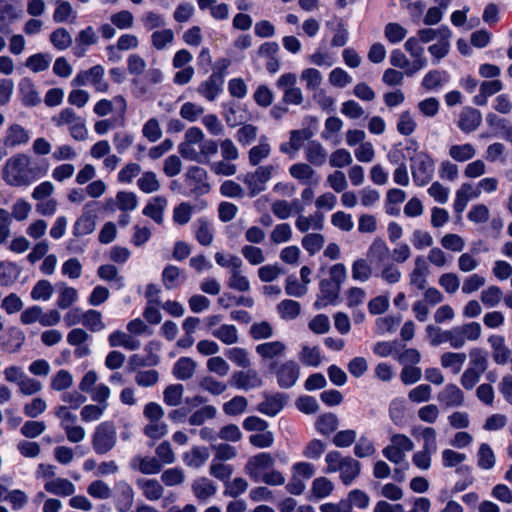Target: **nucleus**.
<instances>
[{
  "mask_svg": "<svg viewBox=\"0 0 512 512\" xmlns=\"http://www.w3.org/2000/svg\"><path fill=\"white\" fill-rule=\"evenodd\" d=\"M269 368L276 375L278 385L284 389L294 386L300 375V367L293 360L273 362Z\"/></svg>",
  "mask_w": 512,
  "mask_h": 512,
  "instance_id": "6e6552de",
  "label": "nucleus"
},
{
  "mask_svg": "<svg viewBox=\"0 0 512 512\" xmlns=\"http://www.w3.org/2000/svg\"><path fill=\"white\" fill-rule=\"evenodd\" d=\"M138 188L147 194L156 192L160 189V183L154 172L147 171L142 173L141 177L137 180Z\"/></svg>",
  "mask_w": 512,
  "mask_h": 512,
  "instance_id": "774afa93",
  "label": "nucleus"
},
{
  "mask_svg": "<svg viewBox=\"0 0 512 512\" xmlns=\"http://www.w3.org/2000/svg\"><path fill=\"white\" fill-rule=\"evenodd\" d=\"M138 198L134 192L119 191L115 198L106 201V210L114 212L119 209L122 212H130L137 208Z\"/></svg>",
  "mask_w": 512,
  "mask_h": 512,
  "instance_id": "2eb2a0df",
  "label": "nucleus"
},
{
  "mask_svg": "<svg viewBox=\"0 0 512 512\" xmlns=\"http://www.w3.org/2000/svg\"><path fill=\"white\" fill-rule=\"evenodd\" d=\"M206 171L198 166H193L188 169L185 174L186 184L191 188L190 194L193 196L208 193L210 186L205 182Z\"/></svg>",
  "mask_w": 512,
  "mask_h": 512,
  "instance_id": "4468645a",
  "label": "nucleus"
},
{
  "mask_svg": "<svg viewBox=\"0 0 512 512\" xmlns=\"http://www.w3.org/2000/svg\"><path fill=\"white\" fill-rule=\"evenodd\" d=\"M426 334L432 346L448 342L452 347L451 329L442 330L440 327L430 324L426 327Z\"/></svg>",
  "mask_w": 512,
  "mask_h": 512,
  "instance_id": "09e8293b",
  "label": "nucleus"
},
{
  "mask_svg": "<svg viewBox=\"0 0 512 512\" xmlns=\"http://www.w3.org/2000/svg\"><path fill=\"white\" fill-rule=\"evenodd\" d=\"M495 454L487 443H482L477 452V465L480 469L490 470L495 466Z\"/></svg>",
  "mask_w": 512,
  "mask_h": 512,
  "instance_id": "8fccbe9b",
  "label": "nucleus"
},
{
  "mask_svg": "<svg viewBox=\"0 0 512 512\" xmlns=\"http://www.w3.org/2000/svg\"><path fill=\"white\" fill-rule=\"evenodd\" d=\"M136 484L149 501H157L164 494V488L157 479L140 478Z\"/></svg>",
  "mask_w": 512,
  "mask_h": 512,
  "instance_id": "bb28decb",
  "label": "nucleus"
},
{
  "mask_svg": "<svg viewBox=\"0 0 512 512\" xmlns=\"http://www.w3.org/2000/svg\"><path fill=\"white\" fill-rule=\"evenodd\" d=\"M88 207L89 205L85 206V211L74 223L73 235L76 237L91 234L95 230V216L91 213V211H87Z\"/></svg>",
  "mask_w": 512,
  "mask_h": 512,
  "instance_id": "7c9ffc66",
  "label": "nucleus"
},
{
  "mask_svg": "<svg viewBox=\"0 0 512 512\" xmlns=\"http://www.w3.org/2000/svg\"><path fill=\"white\" fill-rule=\"evenodd\" d=\"M117 492L116 506L119 512L128 511L134 503V492L129 483L120 480L115 483Z\"/></svg>",
  "mask_w": 512,
  "mask_h": 512,
  "instance_id": "4be33fe9",
  "label": "nucleus"
},
{
  "mask_svg": "<svg viewBox=\"0 0 512 512\" xmlns=\"http://www.w3.org/2000/svg\"><path fill=\"white\" fill-rule=\"evenodd\" d=\"M196 363L189 357H181L173 367V374L179 380H188L195 373Z\"/></svg>",
  "mask_w": 512,
  "mask_h": 512,
  "instance_id": "37998d69",
  "label": "nucleus"
},
{
  "mask_svg": "<svg viewBox=\"0 0 512 512\" xmlns=\"http://www.w3.org/2000/svg\"><path fill=\"white\" fill-rule=\"evenodd\" d=\"M482 122V114L472 107H464L459 115L457 126L464 133L475 131Z\"/></svg>",
  "mask_w": 512,
  "mask_h": 512,
  "instance_id": "f3484780",
  "label": "nucleus"
},
{
  "mask_svg": "<svg viewBox=\"0 0 512 512\" xmlns=\"http://www.w3.org/2000/svg\"><path fill=\"white\" fill-rule=\"evenodd\" d=\"M284 405L283 397L280 394L266 398L265 401L258 405V411L268 416L278 414Z\"/></svg>",
  "mask_w": 512,
  "mask_h": 512,
  "instance_id": "e2e57ef3",
  "label": "nucleus"
},
{
  "mask_svg": "<svg viewBox=\"0 0 512 512\" xmlns=\"http://www.w3.org/2000/svg\"><path fill=\"white\" fill-rule=\"evenodd\" d=\"M503 298L502 290L495 285L482 290L480 295L481 302L488 308L496 307Z\"/></svg>",
  "mask_w": 512,
  "mask_h": 512,
  "instance_id": "338daca9",
  "label": "nucleus"
},
{
  "mask_svg": "<svg viewBox=\"0 0 512 512\" xmlns=\"http://www.w3.org/2000/svg\"><path fill=\"white\" fill-rule=\"evenodd\" d=\"M476 154V150L472 144L466 143L462 145H452L449 148V155L458 162H465L472 159Z\"/></svg>",
  "mask_w": 512,
  "mask_h": 512,
  "instance_id": "0e129e2a",
  "label": "nucleus"
},
{
  "mask_svg": "<svg viewBox=\"0 0 512 512\" xmlns=\"http://www.w3.org/2000/svg\"><path fill=\"white\" fill-rule=\"evenodd\" d=\"M167 206V200L163 197H155L149 202L143 209V214L150 217L156 223L161 224L163 222V212Z\"/></svg>",
  "mask_w": 512,
  "mask_h": 512,
  "instance_id": "79ce46f5",
  "label": "nucleus"
},
{
  "mask_svg": "<svg viewBox=\"0 0 512 512\" xmlns=\"http://www.w3.org/2000/svg\"><path fill=\"white\" fill-rule=\"evenodd\" d=\"M370 498L364 491L360 489L351 490L346 500H342V505L345 508L352 509L353 507L358 509H366L369 506Z\"/></svg>",
  "mask_w": 512,
  "mask_h": 512,
  "instance_id": "49530a36",
  "label": "nucleus"
},
{
  "mask_svg": "<svg viewBox=\"0 0 512 512\" xmlns=\"http://www.w3.org/2000/svg\"><path fill=\"white\" fill-rule=\"evenodd\" d=\"M59 296L57 306L60 309H67L78 300V292L75 288L67 286L65 283L58 284Z\"/></svg>",
  "mask_w": 512,
  "mask_h": 512,
  "instance_id": "3c124183",
  "label": "nucleus"
},
{
  "mask_svg": "<svg viewBox=\"0 0 512 512\" xmlns=\"http://www.w3.org/2000/svg\"><path fill=\"white\" fill-rule=\"evenodd\" d=\"M30 140V133L27 129L19 124L10 125L3 137V145L6 148H15L17 146L26 145Z\"/></svg>",
  "mask_w": 512,
  "mask_h": 512,
  "instance_id": "dca6fc26",
  "label": "nucleus"
},
{
  "mask_svg": "<svg viewBox=\"0 0 512 512\" xmlns=\"http://www.w3.org/2000/svg\"><path fill=\"white\" fill-rule=\"evenodd\" d=\"M272 148L267 136L262 135L259 143L248 151V161L251 166H258L262 161L267 159L271 154Z\"/></svg>",
  "mask_w": 512,
  "mask_h": 512,
  "instance_id": "b1692460",
  "label": "nucleus"
},
{
  "mask_svg": "<svg viewBox=\"0 0 512 512\" xmlns=\"http://www.w3.org/2000/svg\"><path fill=\"white\" fill-rule=\"evenodd\" d=\"M19 93L23 104L26 106H35L41 101L34 83L29 78L21 79L19 82Z\"/></svg>",
  "mask_w": 512,
  "mask_h": 512,
  "instance_id": "e433bc0d",
  "label": "nucleus"
},
{
  "mask_svg": "<svg viewBox=\"0 0 512 512\" xmlns=\"http://www.w3.org/2000/svg\"><path fill=\"white\" fill-rule=\"evenodd\" d=\"M229 383L236 389L250 390L261 387L263 381L256 370L247 369L234 372L230 378Z\"/></svg>",
  "mask_w": 512,
  "mask_h": 512,
  "instance_id": "f8f14e48",
  "label": "nucleus"
},
{
  "mask_svg": "<svg viewBox=\"0 0 512 512\" xmlns=\"http://www.w3.org/2000/svg\"><path fill=\"white\" fill-rule=\"evenodd\" d=\"M389 255V248L381 238H376L370 245L367 256L372 262H384Z\"/></svg>",
  "mask_w": 512,
  "mask_h": 512,
  "instance_id": "864d4df0",
  "label": "nucleus"
},
{
  "mask_svg": "<svg viewBox=\"0 0 512 512\" xmlns=\"http://www.w3.org/2000/svg\"><path fill=\"white\" fill-rule=\"evenodd\" d=\"M429 265L423 256H417L414 260V268L409 273L410 285L422 290L426 287Z\"/></svg>",
  "mask_w": 512,
  "mask_h": 512,
  "instance_id": "412c9836",
  "label": "nucleus"
},
{
  "mask_svg": "<svg viewBox=\"0 0 512 512\" xmlns=\"http://www.w3.org/2000/svg\"><path fill=\"white\" fill-rule=\"evenodd\" d=\"M178 151L184 159L197 163L207 164L211 156L218 151V143L212 139H206L203 131L198 127L189 128L184 135V140L178 146Z\"/></svg>",
  "mask_w": 512,
  "mask_h": 512,
  "instance_id": "f03ea898",
  "label": "nucleus"
},
{
  "mask_svg": "<svg viewBox=\"0 0 512 512\" xmlns=\"http://www.w3.org/2000/svg\"><path fill=\"white\" fill-rule=\"evenodd\" d=\"M346 276L347 270L344 264L337 263L330 267L329 278L320 281L319 295L314 303L315 308L322 309L337 302Z\"/></svg>",
  "mask_w": 512,
  "mask_h": 512,
  "instance_id": "7ed1b4c3",
  "label": "nucleus"
},
{
  "mask_svg": "<svg viewBox=\"0 0 512 512\" xmlns=\"http://www.w3.org/2000/svg\"><path fill=\"white\" fill-rule=\"evenodd\" d=\"M89 83H91L98 92H107L109 84L104 80V68L101 65H95L88 69Z\"/></svg>",
  "mask_w": 512,
  "mask_h": 512,
  "instance_id": "69168bd1",
  "label": "nucleus"
},
{
  "mask_svg": "<svg viewBox=\"0 0 512 512\" xmlns=\"http://www.w3.org/2000/svg\"><path fill=\"white\" fill-rule=\"evenodd\" d=\"M19 277V268L12 262H0V285L10 286Z\"/></svg>",
  "mask_w": 512,
  "mask_h": 512,
  "instance_id": "bf43d9fd",
  "label": "nucleus"
},
{
  "mask_svg": "<svg viewBox=\"0 0 512 512\" xmlns=\"http://www.w3.org/2000/svg\"><path fill=\"white\" fill-rule=\"evenodd\" d=\"M467 355L464 352H445L440 357V364L445 369H450L453 374H458L465 364Z\"/></svg>",
  "mask_w": 512,
  "mask_h": 512,
  "instance_id": "c9c22d12",
  "label": "nucleus"
},
{
  "mask_svg": "<svg viewBox=\"0 0 512 512\" xmlns=\"http://www.w3.org/2000/svg\"><path fill=\"white\" fill-rule=\"evenodd\" d=\"M305 159L308 164L320 167L323 166L327 160V151L324 146L318 141H310L305 146Z\"/></svg>",
  "mask_w": 512,
  "mask_h": 512,
  "instance_id": "a878e982",
  "label": "nucleus"
},
{
  "mask_svg": "<svg viewBox=\"0 0 512 512\" xmlns=\"http://www.w3.org/2000/svg\"><path fill=\"white\" fill-rule=\"evenodd\" d=\"M133 469H137L142 474L152 475L161 471V462L156 457H142L136 456L131 464Z\"/></svg>",
  "mask_w": 512,
  "mask_h": 512,
  "instance_id": "f704fd0d",
  "label": "nucleus"
},
{
  "mask_svg": "<svg viewBox=\"0 0 512 512\" xmlns=\"http://www.w3.org/2000/svg\"><path fill=\"white\" fill-rule=\"evenodd\" d=\"M469 366L472 369L484 373L488 368V353L480 347L469 350Z\"/></svg>",
  "mask_w": 512,
  "mask_h": 512,
  "instance_id": "de8ad7c7",
  "label": "nucleus"
},
{
  "mask_svg": "<svg viewBox=\"0 0 512 512\" xmlns=\"http://www.w3.org/2000/svg\"><path fill=\"white\" fill-rule=\"evenodd\" d=\"M108 343L110 347H123L129 351L137 350L141 346L139 340L132 338L130 335L120 330H116L109 335Z\"/></svg>",
  "mask_w": 512,
  "mask_h": 512,
  "instance_id": "473e14b6",
  "label": "nucleus"
},
{
  "mask_svg": "<svg viewBox=\"0 0 512 512\" xmlns=\"http://www.w3.org/2000/svg\"><path fill=\"white\" fill-rule=\"evenodd\" d=\"M448 79L445 71L431 70L422 80V87L428 91L439 89Z\"/></svg>",
  "mask_w": 512,
  "mask_h": 512,
  "instance_id": "603ef678",
  "label": "nucleus"
},
{
  "mask_svg": "<svg viewBox=\"0 0 512 512\" xmlns=\"http://www.w3.org/2000/svg\"><path fill=\"white\" fill-rule=\"evenodd\" d=\"M195 237L200 245L210 246L214 240V229L212 223L205 218L195 222Z\"/></svg>",
  "mask_w": 512,
  "mask_h": 512,
  "instance_id": "4c0bfd02",
  "label": "nucleus"
},
{
  "mask_svg": "<svg viewBox=\"0 0 512 512\" xmlns=\"http://www.w3.org/2000/svg\"><path fill=\"white\" fill-rule=\"evenodd\" d=\"M361 472V463L351 457L350 460L342 467V470L339 473V477L341 482L345 486H350L355 479L360 475Z\"/></svg>",
  "mask_w": 512,
  "mask_h": 512,
  "instance_id": "a18cd8bd",
  "label": "nucleus"
},
{
  "mask_svg": "<svg viewBox=\"0 0 512 512\" xmlns=\"http://www.w3.org/2000/svg\"><path fill=\"white\" fill-rule=\"evenodd\" d=\"M224 83L223 76L219 73H212L209 78L198 86V93L208 101H214L222 91Z\"/></svg>",
  "mask_w": 512,
  "mask_h": 512,
  "instance_id": "a211bd4d",
  "label": "nucleus"
},
{
  "mask_svg": "<svg viewBox=\"0 0 512 512\" xmlns=\"http://www.w3.org/2000/svg\"><path fill=\"white\" fill-rule=\"evenodd\" d=\"M209 459V451L206 447L193 446L183 455L184 463L191 468L202 467Z\"/></svg>",
  "mask_w": 512,
  "mask_h": 512,
  "instance_id": "72a5a7b5",
  "label": "nucleus"
},
{
  "mask_svg": "<svg viewBox=\"0 0 512 512\" xmlns=\"http://www.w3.org/2000/svg\"><path fill=\"white\" fill-rule=\"evenodd\" d=\"M242 265L243 263L241 262L238 264L237 268L229 270V279L227 285L231 289L240 292H247L250 290V282L242 271Z\"/></svg>",
  "mask_w": 512,
  "mask_h": 512,
  "instance_id": "58836bf2",
  "label": "nucleus"
},
{
  "mask_svg": "<svg viewBox=\"0 0 512 512\" xmlns=\"http://www.w3.org/2000/svg\"><path fill=\"white\" fill-rule=\"evenodd\" d=\"M23 14L19 0H0V34L12 33V24Z\"/></svg>",
  "mask_w": 512,
  "mask_h": 512,
  "instance_id": "1a4fd4ad",
  "label": "nucleus"
},
{
  "mask_svg": "<svg viewBox=\"0 0 512 512\" xmlns=\"http://www.w3.org/2000/svg\"><path fill=\"white\" fill-rule=\"evenodd\" d=\"M438 401L445 407H460L464 404V393L455 384H447L438 393Z\"/></svg>",
  "mask_w": 512,
  "mask_h": 512,
  "instance_id": "6ab92c4d",
  "label": "nucleus"
},
{
  "mask_svg": "<svg viewBox=\"0 0 512 512\" xmlns=\"http://www.w3.org/2000/svg\"><path fill=\"white\" fill-rule=\"evenodd\" d=\"M24 341V333L18 328H11L9 331V338L6 342L2 343L1 349L8 353H16L20 351Z\"/></svg>",
  "mask_w": 512,
  "mask_h": 512,
  "instance_id": "13d9d810",
  "label": "nucleus"
},
{
  "mask_svg": "<svg viewBox=\"0 0 512 512\" xmlns=\"http://www.w3.org/2000/svg\"><path fill=\"white\" fill-rule=\"evenodd\" d=\"M295 226L301 233H306L311 229L322 230L324 227V216L319 212L309 216L298 215Z\"/></svg>",
  "mask_w": 512,
  "mask_h": 512,
  "instance_id": "2f4dec72",
  "label": "nucleus"
},
{
  "mask_svg": "<svg viewBox=\"0 0 512 512\" xmlns=\"http://www.w3.org/2000/svg\"><path fill=\"white\" fill-rule=\"evenodd\" d=\"M191 488L194 496L200 501L208 500L217 492V486L207 477H200L194 480Z\"/></svg>",
  "mask_w": 512,
  "mask_h": 512,
  "instance_id": "cd10ccee",
  "label": "nucleus"
},
{
  "mask_svg": "<svg viewBox=\"0 0 512 512\" xmlns=\"http://www.w3.org/2000/svg\"><path fill=\"white\" fill-rule=\"evenodd\" d=\"M481 333L482 328L478 322H469L451 328L452 348L461 349L467 341H477Z\"/></svg>",
  "mask_w": 512,
  "mask_h": 512,
  "instance_id": "9d476101",
  "label": "nucleus"
},
{
  "mask_svg": "<svg viewBox=\"0 0 512 512\" xmlns=\"http://www.w3.org/2000/svg\"><path fill=\"white\" fill-rule=\"evenodd\" d=\"M300 79L305 82V88L309 92H313L321 88L323 81L322 74L315 68H306L301 72Z\"/></svg>",
  "mask_w": 512,
  "mask_h": 512,
  "instance_id": "5fc2aeb1",
  "label": "nucleus"
},
{
  "mask_svg": "<svg viewBox=\"0 0 512 512\" xmlns=\"http://www.w3.org/2000/svg\"><path fill=\"white\" fill-rule=\"evenodd\" d=\"M52 122L59 128L67 126L71 137L76 141H85L88 138V129L84 118L71 108L62 109L52 117Z\"/></svg>",
  "mask_w": 512,
  "mask_h": 512,
  "instance_id": "20e7f679",
  "label": "nucleus"
},
{
  "mask_svg": "<svg viewBox=\"0 0 512 512\" xmlns=\"http://www.w3.org/2000/svg\"><path fill=\"white\" fill-rule=\"evenodd\" d=\"M117 443V430L112 421H104L96 426L92 435V447L96 454L110 452Z\"/></svg>",
  "mask_w": 512,
  "mask_h": 512,
  "instance_id": "39448f33",
  "label": "nucleus"
},
{
  "mask_svg": "<svg viewBox=\"0 0 512 512\" xmlns=\"http://www.w3.org/2000/svg\"><path fill=\"white\" fill-rule=\"evenodd\" d=\"M338 425L339 420L335 414L325 413L317 418L315 428L320 434L328 436L337 430Z\"/></svg>",
  "mask_w": 512,
  "mask_h": 512,
  "instance_id": "c03bdc74",
  "label": "nucleus"
},
{
  "mask_svg": "<svg viewBox=\"0 0 512 512\" xmlns=\"http://www.w3.org/2000/svg\"><path fill=\"white\" fill-rule=\"evenodd\" d=\"M184 394L182 384L168 385L163 391L164 403L168 406L176 407L181 404Z\"/></svg>",
  "mask_w": 512,
  "mask_h": 512,
  "instance_id": "680f3d73",
  "label": "nucleus"
},
{
  "mask_svg": "<svg viewBox=\"0 0 512 512\" xmlns=\"http://www.w3.org/2000/svg\"><path fill=\"white\" fill-rule=\"evenodd\" d=\"M274 460L269 453H259L250 457L244 467L245 473L254 481L260 482L264 475L273 468Z\"/></svg>",
  "mask_w": 512,
  "mask_h": 512,
  "instance_id": "9b49d317",
  "label": "nucleus"
},
{
  "mask_svg": "<svg viewBox=\"0 0 512 512\" xmlns=\"http://www.w3.org/2000/svg\"><path fill=\"white\" fill-rule=\"evenodd\" d=\"M47 492L57 496H71L75 492V485L65 478H53L47 481L44 485Z\"/></svg>",
  "mask_w": 512,
  "mask_h": 512,
  "instance_id": "c756f323",
  "label": "nucleus"
},
{
  "mask_svg": "<svg viewBox=\"0 0 512 512\" xmlns=\"http://www.w3.org/2000/svg\"><path fill=\"white\" fill-rule=\"evenodd\" d=\"M351 456H343L337 450L330 451L325 456L327 464L326 473H340L342 467L350 460Z\"/></svg>",
  "mask_w": 512,
  "mask_h": 512,
  "instance_id": "4d7b16f0",
  "label": "nucleus"
},
{
  "mask_svg": "<svg viewBox=\"0 0 512 512\" xmlns=\"http://www.w3.org/2000/svg\"><path fill=\"white\" fill-rule=\"evenodd\" d=\"M46 172V167L34 165L31 157L25 153L12 155L1 169L4 182L11 187H27L44 176Z\"/></svg>",
  "mask_w": 512,
  "mask_h": 512,
  "instance_id": "f257e3e1",
  "label": "nucleus"
},
{
  "mask_svg": "<svg viewBox=\"0 0 512 512\" xmlns=\"http://www.w3.org/2000/svg\"><path fill=\"white\" fill-rule=\"evenodd\" d=\"M277 311L283 320H293L300 314L301 306L299 302L285 299L277 305Z\"/></svg>",
  "mask_w": 512,
  "mask_h": 512,
  "instance_id": "052dcab7",
  "label": "nucleus"
},
{
  "mask_svg": "<svg viewBox=\"0 0 512 512\" xmlns=\"http://www.w3.org/2000/svg\"><path fill=\"white\" fill-rule=\"evenodd\" d=\"M255 351L263 360H270L284 356L286 345L281 341L265 342L257 345Z\"/></svg>",
  "mask_w": 512,
  "mask_h": 512,
  "instance_id": "c85d7f7f",
  "label": "nucleus"
},
{
  "mask_svg": "<svg viewBox=\"0 0 512 512\" xmlns=\"http://www.w3.org/2000/svg\"><path fill=\"white\" fill-rule=\"evenodd\" d=\"M185 281L183 271L174 265H168L163 269L162 282L166 289H174Z\"/></svg>",
  "mask_w": 512,
  "mask_h": 512,
  "instance_id": "ea45409f",
  "label": "nucleus"
},
{
  "mask_svg": "<svg viewBox=\"0 0 512 512\" xmlns=\"http://www.w3.org/2000/svg\"><path fill=\"white\" fill-rule=\"evenodd\" d=\"M289 174L303 185L310 186L318 183L317 173L308 163L299 162L291 165Z\"/></svg>",
  "mask_w": 512,
  "mask_h": 512,
  "instance_id": "aec40b11",
  "label": "nucleus"
},
{
  "mask_svg": "<svg viewBox=\"0 0 512 512\" xmlns=\"http://www.w3.org/2000/svg\"><path fill=\"white\" fill-rule=\"evenodd\" d=\"M217 410L212 405H205L194 411L188 418V423L192 426H201L206 421L215 418Z\"/></svg>",
  "mask_w": 512,
  "mask_h": 512,
  "instance_id": "6e6d98bb",
  "label": "nucleus"
},
{
  "mask_svg": "<svg viewBox=\"0 0 512 512\" xmlns=\"http://www.w3.org/2000/svg\"><path fill=\"white\" fill-rule=\"evenodd\" d=\"M480 194V189H474L469 183L462 184L456 192V198L453 204L455 212L461 214L465 210L469 200L471 198H478Z\"/></svg>",
  "mask_w": 512,
  "mask_h": 512,
  "instance_id": "393cba45",
  "label": "nucleus"
},
{
  "mask_svg": "<svg viewBox=\"0 0 512 512\" xmlns=\"http://www.w3.org/2000/svg\"><path fill=\"white\" fill-rule=\"evenodd\" d=\"M211 335L226 345H233L238 342V330L231 324H222L211 331Z\"/></svg>",
  "mask_w": 512,
  "mask_h": 512,
  "instance_id": "a19ab883",
  "label": "nucleus"
},
{
  "mask_svg": "<svg viewBox=\"0 0 512 512\" xmlns=\"http://www.w3.org/2000/svg\"><path fill=\"white\" fill-rule=\"evenodd\" d=\"M410 160L414 183L420 187L427 185L434 173L433 159L427 153L420 152L411 157Z\"/></svg>",
  "mask_w": 512,
  "mask_h": 512,
  "instance_id": "0eeeda50",
  "label": "nucleus"
},
{
  "mask_svg": "<svg viewBox=\"0 0 512 512\" xmlns=\"http://www.w3.org/2000/svg\"><path fill=\"white\" fill-rule=\"evenodd\" d=\"M488 343L492 348V357L496 364L504 365L510 358L511 351L505 344V339L501 335H491Z\"/></svg>",
  "mask_w": 512,
  "mask_h": 512,
  "instance_id": "5701e85b",
  "label": "nucleus"
},
{
  "mask_svg": "<svg viewBox=\"0 0 512 512\" xmlns=\"http://www.w3.org/2000/svg\"><path fill=\"white\" fill-rule=\"evenodd\" d=\"M276 171L272 164L258 166L254 171L244 175L242 181L248 188V195L255 197L266 190L267 183Z\"/></svg>",
  "mask_w": 512,
  "mask_h": 512,
  "instance_id": "423d86ee",
  "label": "nucleus"
},
{
  "mask_svg": "<svg viewBox=\"0 0 512 512\" xmlns=\"http://www.w3.org/2000/svg\"><path fill=\"white\" fill-rule=\"evenodd\" d=\"M405 50L413 58L411 68L407 71V76L411 77L418 71L424 69L428 65V60L424 55V49L419 44V40L416 37H410L404 44Z\"/></svg>",
  "mask_w": 512,
  "mask_h": 512,
  "instance_id": "ddd939ff",
  "label": "nucleus"
}]
</instances>
